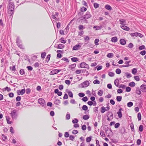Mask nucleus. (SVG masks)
<instances>
[{
  "label": "nucleus",
  "mask_w": 146,
  "mask_h": 146,
  "mask_svg": "<svg viewBox=\"0 0 146 146\" xmlns=\"http://www.w3.org/2000/svg\"><path fill=\"white\" fill-rule=\"evenodd\" d=\"M91 16L90 13L89 11H87L85 15L81 17V20L84 21L86 22V23H87V20H86L90 18Z\"/></svg>",
  "instance_id": "nucleus-1"
},
{
  "label": "nucleus",
  "mask_w": 146,
  "mask_h": 146,
  "mask_svg": "<svg viewBox=\"0 0 146 146\" xmlns=\"http://www.w3.org/2000/svg\"><path fill=\"white\" fill-rule=\"evenodd\" d=\"M9 9L8 11L10 12V14L11 15H13L14 10V4L12 2H10L9 5Z\"/></svg>",
  "instance_id": "nucleus-2"
},
{
  "label": "nucleus",
  "mask_w": 146,
  "mask_h": 146,
  "mask_svg": "<svg viewBox=\"0 0 146 146\" xmlns=\"http://www.w3.org/2000/svg\"><path fill=\"white\" fill-rule=\"evenodd\" d=\"M17 111L15 110L11 111L10 114L13 119H16L17 116Z\"/></svg>",
  "instance_id": "nucleus-3"
},
{
  "label": "nucleus",
  "mask_w": 146,
  "mask_h": 146,
  "mask_svg": "<svg viewBox=\"0 0 146 146\" xmlns=\"http://www.w3.org/2000/svg\"><path fill=\"white\" fill-rule=\"evenodd\" d=\"M119 80L118 79H116L114 81V84L118 88H125V85L121 84L119 85Z\"/></svg>",
  "instance_id": "nucleus-4"
},
{
  "label": "nucleus",
  "mask_w": 146,
  "mask_h": 146,
  "mask_svg": "<svg viewBox=\"0 0 146 146\" xmlns=\"http://www.w3.org/2000/svg\"><path fill=\"white\" fill-rule=\"evenodd\" d=\"M90 83L88 81H86L81 83L79 85V87L84 88L86 87L89 86Z\"/></svg>",
  "instance_id": "nucleus-5"
},
{
  "label": "nucleus",
  "mask_w": 146,
  "mask_h": 146,
  "mask_svg": "<svg viewBox=\"0 0 146 146\" xmlns=\"http://www.w3.org/2000/svg\"><path fill=\"white\" fill-rule=\"evenodd\" d=\"M80 67L82 68H86L87 69H89V67L88 65L86 64V63L83 62L80 64Z\"/></svg>",
  "instance_id": "nucleus-6"
},
{
  "label": "nucleus",
  "mask_w": 146,
  "mask_h": 146,
  "mask_svg": "<svg viewBox=\"0 0 146 146\" xmlns=\"http://www.w3.org/2000/svg\"><path fill=\"white\" fill-rule=\"evenodd\" d=\"M38 102L40 104L44 106L46 105L45 102L44 100L42 98H39L38 100Z\"/></svg>",
  "instance_id": "nucleus-7"
},
{
  "label": "nucleus",
  "mask_w": 146,
  "mask_h": 146,
  "mask_svg": "<svg viewBox=\"0 0 146 146\" xmlns=\"http://www.w3.org/2000/svg\"><path fill=\"white\" fill-rule=\"evenodd\" d=\"M61 70H60L56 69L53 70L50 72V74L51 75L56 74L60 72Z\"/></svg>",
  "instance_id": "nucleus-8"
},
{
  "label": "nucleus",
  "mask_w": 146,
  "mask_h": 146,
  "mask_svg": "<svg viewBox=\"0 0 146 146\" xmlns=\"http://www.w3.org/2000/svg\"><path fill=\"white\" fill-rule=\"evenodd\" d=\"M141 90L143 92H146V85L142 84L140 86Z\"/></svg>",
  "instance_id": "nucleus-9"
},
{
  "label": "nucleus",
  "mask_w": 146,
  "mask_h": 146,
  "mask_svg": "<svg viewBox=\"0 0 146 146\" xmlns=\"http://www.w3.org/2000/svg\"><path fill=\"white\" fill-rule=\"evenodd\" d=\"M81 47V45L79 44H77L73 46V50H77L78 49H79Z\"/></svg>",
  "instance_id": "nucleus-10"
},
{
  "label": "nucleus",
  "mask_w": 146,
  "mask_h": 146,
  "mask_svg": "<svg viewBox=\"0 0 146 146\" xmlns=\"http://www.w3.org/2000/svg\"><path fill=\"white\" fill-rule=\"evenodd\" d=\"M120 27L122 29L125 31H129L130 30V28L129 27L125 25L121 26Z\"/></svg>",
  "instance_id": "nucleus-11"
},
{
  "label": "nucleus",
  "mask_w": 146,
  "mask_h": 146,
  "mask_svg": "<svg viewBox=\"0 0 146 146\" xmlns=\"http://www.w3.org/2000/svg\"><path fill=\"white\" fill-rule=\"evenodd\" d=\"M125 64H126V65H123L120 66H119V67H121V68L124 67H127L129 66H131V65H129L128 61H126L125 62Z\"/></svg>",
  "instance_id": "nucleus-12"
},
{
  "label": "nucleus",
  "mask_w": 146,
  "mask_h": 146,
  "mask_svg": "<svg viewBox=\"0 0 146 146\" xmlns=\"http://www.w3.org/2000/svg\"><path fill=\"white\" fill-rule=\"evenodd\" d=\"M125 132V129L124 127H120L119 129V132L121 133H124Z\"/></svg>",
  "instance_id": "nucleus-13"
},
{
  "label": "nucleus",
  "mask_w": 146,
  "mask_h": 146,
  "mask_svg": "<svg viewBox=\"0 0 146 146\" xmlns=\"http://www.w3.org/2000/svg\"><path fill=\"white\" fill-rule=\"evenodd\" d=\"M120 43L122 45H124L125 44L126 42L125 40L123 39H121L119 41Z\"/></svg>",
  "instance_id": "nucleus-14"
},
{
  "label": "nucleus",
  "mask_w": 146,
  "mask_h": 146,
  "mask_svg": "<svg viewBox=\"0 0 146 146\" xmlns=\"http://www.w3.org/2000/svg\"><path fill=\"white\" fill-rule=\"evenodd\" d=\"M64 47V45L62 44H60L58 45L57 48L58 49H62Z\"/></svg>",
  "instance_id": "nucleus-15"
},
{
  "label": "nucleus",
  "mask_w": 146,
  "mask_h": 146,
  "mask_svg": "<svg viewBox=\"0 0 146 146\" xmlns=\"http://www.w3.org/2000/svg\"><path fill=\"white\" fill-rule=\"evenodd\" d=\"M111 41L113 42H116L117 41V38L116 36L113 37L111 38Z\"/></svg>",
  "instance_id": "nucleus-16"
},
{
  "label": "nucleus",
  "mask_w": 146,
  "mask_h": 146,
  "mask_svg": "<svg viewBox=\"0 0 146 146\" xmlns=\"http://www.w3.org/2000/svg\"><path fill=\"white\" fill-rule=\"evenodd\" d=\"M105 8L108 10L111 11L112 10V8L110 5H105Z\"/></svg>",
  "instance_id": "nucleus-17"
},
{
  "label": "nucleus",
  "mask_w": 146,
  "mask_h": 146,
  "mask_svg": "<svg viewBox=\"0 0 146 146\" xmlns=\"http://www.w3.org/2000/svg\"><path fill=\"white\" fill-rule=\"evenodd\" d=\"M89 117V115H84L83 116V119L85 120H87L88 119Z\"/></svg>",
  "instance_id": "nucleus-18"
},
{
  "label": "nucleus",
  "mask_w": 146,
  "mask_h": 146,
  "mask_svg": "<svg viewBox=\"0 0 146 146\" xmlns=\"http://www.w3.org/2000/svg\"><path fill=\"white\" fill-rule=\"evenodd\" d=\"M107 115L108 116L110 117H112V119L113 118V115L112 113L110 112V111H108L107 113Z\"/></svg>",
  "instance_id": "nucleus-19"
},
{
  "label": "nucleus",
  "mask_w": 146,
  "mask_h": 146,
  "mask_svg": "<svg viewBox=\"0 0 146 146\" xmlns=\"http://www.w3.org/2000/svg\"><path fill=\"white\" fill-rule=\"evenodd\" d=\"M102 26H95L94 27V28H96V30H100L102 29Z\"/></svg>",
  "instance_id": "nucleus-20"
},
{
  "label": "nucleus",
  "mask_w": 146,
  "mask_h": 146,
  "mask_svg": "<svg viewBox=\"0 0 146 146\" xmlns=\"http://www.w3.org/2000/svg\"><path fill=\"white\" fill-rule=\"evenodd\" d=\"M6 119L7 120V123L9 124H10L12 123V122L11 121H10L9 120L10 119V118L9 116H6Z\"/></svg>",
  "instance_id": "nucleus-21"
},
{
  "label": "nucleus",
  "mask_w": 146,
  "mask_h": 146,
  "mask_svg": "<svg viewBox=\"0 0 146 146\" xmlns=\"http://www.w3.org/2000/svg\"><path fill=\"white\" fill-rule=\"evenodd\" d=\"M119 21L120 22L121 25H125V23H126L125 20L123 19H120Z\"/></svg>",
  "instance_id": "nucleus-22"
},
{
  "label": "nucleus",
  "mask_w": 146,
  "mask_h": 146,
  "mask_svg": "<svg viewBox=\"0 0 146 146\" xmlns=\"http://www.w3.org/2000/svg\"><path fill=\"white\" fill-rule=\"evenodd\" d=\"M54 103L55 104L59 105L60 103V101L59 100L56 99L54 101Z\"/></svg>",
  "instance_id": "nucleus-23"
},
{
  "label": "nucleus",
  "mask_w": 146,
  "mask_h": 146,
  "mask_svg": "<svg viewBox=\"0 0 146 146\" xmlns=\"http://www.w3.org/2000/svg\"><path fill=\"white\" fill-rule=\"evenodd\" d=\"M72 61L73 62H76L78 61V59L77 58L73 57L71 58Z\"/></svg>",
  "instance_id": "nucleus-24"
},
{
  "label": "nucleus",
  "mask_w": 146,
  "mask_h": 146,
  "mask_svg": "<svg viewBox=\"0 0 146 146\" xmlns=\"http://www.w3.org/2000/svg\"><path fill=\"white\" fill-rule=\"evenodd\" d=\"M135 84L134 82H132L129 83V86L131 87H133L135 86Z\"/></svg>",
  "instance_id": "nucleus-25"
},
{
  "label": "nucleus",
  "mask_w": 146,
  "mask_h": 146,
  "mask_svg": "<svg viewBox=\"0 0 146 146\" xmlns=\"http://www.w3.org/2000/svg\"><path fill=\"white\" fill-rule=\"evenodd\" d=\"M59 41L63 44H65L66 42V41L65 40H64V38L63 37H62L61 38L59 39Z\"/></svg>",
  "instance_id": "nucleus-26"
},
{
  "label": "nucleus",
  "mask_w": 146,
  "mask_h": 146,
  "mask_svg": "<svg viewBox=\"0 0 146 146\" xmlns=\"http://www.w3.org/2000/svg\"><path fill=\"white\" fill-rule=\"evenodd\" d=\"M141 90L139 88H137L136 91V93L137 94L140 95L141 93Z\"/></svg>",
  "instance_id": "nucleus-27"
},
{
  "label": "nucleus",
  "mask_w": 146,
  "mask_h": 146,
  "mask_svg": "<svg viewBox=\"0 0 146 146\" xmlns=\"http://www.w3.org/2000/svg\"><path fill=\"white\" fill-rule=\"evenodd\" d=\"M113 56V54L112 53H110L108 54L107 56L109 58H112Z\"/></svg>",
  "instance_id": "nucleus-28"
},
{
  "label": "nucleus",
  "mask_w": 146,
  "mask_h": 146,
  "mask_svg": "<svg viewBox=\"0 0 146 146\" xmlns=\"http://www.w3.org/2000/svg\"><path fill=\"white\" fill-rule=\"evenodd\" d=\"M137 70L136 68H133L132 71V74L135 75L137 72Z\"/></svg>",
  "instance_id": "nucleus-29"
},
{
  "label": "nucleus",
  "mask_w": 146,
  "mask_h": 146,
  "mask_svg": "<svg viewBox=\"0 0 146 146\" xmlns=\"http://www.w3.org/2000/svg\"><path fill=\"white\" fill-rule=\"evenodd\" d=\"M116 100L117 101L120 102L122 99V97L121 96H117L116 97Z\"/></svg>",
  "instance_id": "nucleus-30"
},
{
  "label": "nucleus",
  "mask_w": 146,
  "mask_h": 146,
  "mask_svg": "<svg viewBox=\"0 0 146 146\" xmlns=\"http://www.w3.org/2000/svg\"><path fill=\"white\" fill-rule=\"evenodd\" d=\"M50 54H48L46 57V61L48 62L50 60Z\"/></svg>",
  "instance_id": "nucleus-31"
},
{
  "label": "nucleus",
  "mask_w": 146,
  "mask_h": 146,
  "mask_svg": "<svg viewBox=\"0 0 146 146\" xmlns=\"http://www.w3.org/2000/svg\"><path fill=\"white\" fill-rule=\"evenodd\" d=\"M61 60H62L66 61V62H67L68 63V62H69V60L67 58H66V57L62 58Z\"/></svg>",
  "instance_id": "nucleus-32"
},
{
  "label": "nucleus",
  "mask_w": 146,
  "mask_h": 146,
  "mask_svg": "<svg viewBox=\"0 0 146 146\" xmlns=\"http://www.w3.org/2000/svg\"><path fill=\"white\" fill-rule=\"evenodd\" d=\"M137 118L139 120H141V116L140 113H139L137 114Z\"/></svg>",
  "instance_id": "nucleus-33"
},
{
  "label": "nucleus",
  "mask_w": 146,
  "mask_h": 146,
  "mask_svg": "<svg viewBox=\"0 0 146 146\" xmlns=\"http://www.w3.org/2000/svg\"><path fill=\"white\" fill-rule=\"evenodd\" d=\"M92 137L90 136L89 137H88L86 139V141L87 142H90L91 141Z\"/></svg>",
  "instance_id": "nucleus-34"
},
{
  "label": "nucleus",
  "mask_w": 146,
  "mask_h": 146,
  "mask_svg": "<svg viewBox=\"0 0 146 146\" xmlns=\"http://www.w3.org/2000/svg\"><path fill=\"white\" fill-rule=\"evenodd\" d=\"M76 66V64H74L69 66V68H71V69L74 68Z\"/></svg>",
  "instance_id": "nucleus-35"
},
{
  "label": "nucleus",
  "mask_w": 146,
  "mask_h": 146,
  "mask_svg": "<svg viewBox=\"0 0 146 146\" xmlns=\"http://www.w3.org/2000/svg\"><path fill=\"white\" fill-rule=\"evenodd\" d=\"M143 126L142 125H141L139 127V130L141 132H142L143 131Z\"/></svg>",
  "instance_id": "nucleus-36"
},
{
  "label": "nucleus",
  "mask_w": 146,
  "mask_h": 146,
  "mask_svg": "<svg viewBox=\"0 0 146 146\" xmlns=\"http://www.w3.org/2000/svg\"><path fill=\"white\" fill-rule=\"evenodd\" d=\"M19 73L21 75H23L25 74V72L24 71V69H22L20 70Z\"/></svg>",
  "instance_id": "nucleus-37"
},
{
  "label": "nucleus",
  "mask_w": 146,
  "mask_h": 146,
  "mask_svg": "<svg viewBox=\"0 0 146 146\" xmlns=\"http://www.w3.org/2000/svg\"><path fill=\"white\" fill-rule=\"evenodd\" d=\"M101 112L102 113H104L106 111V109L104 106H102L101 107Z\"/></svg>",
  "instance_id": "nucleus-38"
},
{
  "label": "nucleus",
  "mask_w": 146,
  "mask_h": 146,
  "mask_svg": "<svg viewBox=\"0 0 146 146\" xmlns=\"http://www.w3.org/2000/svg\"><path fill=\"white\" fill-rule=\"evenodd\" d=\"M125 74L126 75L127 78H129L132 76L131 74L128 72H126Z\"/></svg>",
  "instance_id": "nucleus-39"
},
{
  "label": "nucleus",
  "mask_w": 146,
  "mask_h": 146,
  "mask_svg": "<svg viewBox=\"0 0 146 146\" xmlns=\"http://www.w3.org/2000/svg\"><path fill=\"white\" fill-rule=\"evenodd\" d=\"M68 93L69 96L70 97H71V98H73V94L71 91H68Z\"/></svg>",
  "instance_id": "nucleus-40"
},
{
  "label": "nucleus",
  "mask_w": 146,
  "mask_h": 146,
  "mask_svg": "<svg viewBox=\"0 0 146 146\" xmlns=\"http://www.w3.org/2000/svg\"><path fill=\"white\" fill-rule=\"evenodd\" d=\"M82 108L83 110L85 111H86L88 110V107L86 106L85 105H84L82 107Z\"/></svg>",
  "instance_id": "nucleus-41"
},
{
  "label": "nucleus",
  "mask_w": 146,
  "mask_h": 146,
  "mask_svg": "<svg viewBox=\"0 0 146 146\" xmlns=\"http://www.w3.org/2000/svg\"><path fill=\"white\" fill-rule=\"evenodd\" d=\"M46 55V53L45 52H43L41 54V57L42 58H45Z\"/></svg>",
  "instance_id": "nucleus-42"
},
{
  "label": "nucleus",
  "mask_w": 146,
  "mask_h": 146,
  "mask_svg": "<svg viewBox=\"0 0 146 146\" xmlns=\"http://www.w3.org/2000/svg\"><path fill=\"white\" fill-rule=\"evenodd\" d=\"M99 41V40L98 38L96 39L94 41V43L96 45H98L99 44L98 42Z\"/></svg>",
  "instance_id": "nucleus-43"
},
{
  "label": "nucleus",
  "mask_w": 146,
  "mask_h": 146,
  "mask_svg": "<svg viewBox=\"0 0 146 146\" xmlns=\"http://www.w3.org/2000/svg\"><path fill=\"white\" fill-rule=\"evenodd\" d=\"M133 105V103L132 102H129L127 104V106L129 107H131Z\"/></svg>",
  "instance_id": "nucleus-44"
},
{
  "label": "nucleus",
  "mask_w": 146,
  "mask_h": 146,
  "mask_svg": "<svg viewBox=\"0 0 146 146\" xmlns=\"http://www.w3.org/2000/svg\"><path fill=\"white\" fill-rule=\"evenodd\" d=\"M137 32L131 33L130 35L132 36H137Z\"/></svg>",
  "instance_id": "nucleus-45"
},
{
  "label": "nucleus",
  "mask_w": 146,
  "mask_h": 146,
  "mask_svg": "<svg viewBox=\"0 0 146 146\" xmlns=\"http://www.w3.org/2000/svg\"><path fill=\"white\" fill-rule=\"evenodd\" d=\"M117 113L118 115V117L119 118H121L122 117V114L121 111H118Z\"/></svg>",
  "instance_id": "nucleus-46"
},
{
  "label": "nucleus",
  "mask_w": 146,
  "mask_h": 146,
  "mask_svg": "<svg viewBox=\"0 0 146 146\" xmlns=\"http://www.w3.org/2000/svg\"><path fill=\"white\" fill-rule=\"evenodd\" d=\"M115 72L116 74H119L121 73V71L120 69L118 68L116 70Z\"/></svg>",
  "instance_id": "nucleus-47"
},
{
  "label": "nucleus",
  "mask_w": 146,
  "mask_h": 146,
  "mask_svg": "<svg viewBox=\"0 0 146 146\" xmlns=\"http://www.w3.org/2000/svg\"><path fill=\"white\" fill-rule=\"evenodd\" d=\"M94 7L96 9L99 7V4L96 3H94Z\"/></svg>",
  "instance_id": "nucleus-48"
},
{
  "label": "nucleus",
  "mask_w": 146,
  "mask_h": 146,
  "mask_svg": "<svg viewBox=\"0 0 146 146\" xmlns=\"http://www.w3.org/2000/svg\"><path fill=\"white\" fill-rule=\"evenodd\" d=\"M108 74L110 76L113 77L114 76L115 74L113 72H110L108 73Z\"/></svg>",
  "instance_id": "nucleus-49"
},
{
  "label": "nucleus",
  "mask_w": 146,
  "mask_h": 146,
  "mask_svg": "<svg viewBox=\"0 0 146 146\" xmlns=\"http://www.w3.org/2000/svg\"><path fill=\"white\" fill-rule=\"evenodd\" d=\"M93 83L94 84H99L100 83V82L98 80L96 79V80H95L94 81Z\"/></svg>",
  "instance_id": "nucleus-50"
},
{
  "label": "nucleus",
  "mask_w": 146,
  "mask_h": 146,
  "mask_svg": "<svg viewBox=\"0 0 146 146\" xmlns=\"http://www.w3.org/2000/svg\"><path fill=\"white\" fill-rule=\"evenodd\" d=\"M134 77L135 80L137 81H138L140 80V79L138 76H135Z\"/></svg>",
  "instance_id": "nucleus-51"
},
{
  "label": "nucleus",
  "mask_w": 146,
  "mask_h": 146,
  "mask_svg": "<svg viewBox=\"0 0 146 146\" xmlns=\"http://www.w3.org/2000/svg\"><path fill=\"white\" fill-rule=\"evenodd\" d=\"M103 94V91L102 90H99L98 93V95L100 96H102Z\"/></svg>",
  "instance_id": "nucleus-52"
},
{
  "label": "nucleus",
  "mask_w": 146,
  "mask_h": 146,
  "mask_svg": "<svg viewBox=\"0 0 146 146\" xmlns=\"http://www.w3.org/2000/svg\"><path fill=\"white\" fill-rule=\"evenodd\" d=\"M130 127L132 131H134V125L133 124V123H132L130 125Z\"/></svg>",
  "instance_id": "nucleus-53"
},
{
  "label": "nucleus",
  "mask_w": 146,
  "mask_h": 146,
  "mask_svg": "<svg viewBox=\"0 0 146 146\" xmlns=\"http://www.w3.org/2000/svg\"><path fill=\"white\" fill-rule=\"evenodd\" d=\"M82 5L85 6H88V5L87 3L85 1L83 0L82 2Z\"/></svg>",
  "instance_id": "nucleus-54"
},
{
  "label": "nucleus",
  "mask_w": 146,
  "mask_h": 146,
  "mask_svg": "<svg viewBox=\"0 0 146 146\" xmlns=\"http://www.w3.org/2000/svg\"><path fill=\"white\" fill-rule=\"evenodd\" d=\"M87 10V8L84 7H82L81 9V11L82 12L85 11Z\"/></svg>",
  "instance_id": "nucleus-55"
},
{
  "label": "nucleus",
  "mask_w": 146,
  "mask_h": 146,
  "mask_svg": "<svg viewBox=\"0 0 146 146\" xmlns=\"http://www.w3.org/2000/svg\"><path fill=\"white\" fill-rule=\"evenodd\" d=\"M21 40H20L19 38V37H18L16 39V43H21Z\"/></svg>",
  "instance_id": "nucleus-56"
},
{
  "label": "nucleus",
  "mask_w": 146,
  "mask_h": 146,
  "mask_svg": "<svg viewBox=\"0 0 146 146\" xmlns=\"http://www.w3.org/2000/svg\"><path fill=\"white\" fill-rule=\"evenodd\" d=\"M100 135L103 136V137H105L106 135L105 134L104 132L103 131H101L100 132Z\"/></svg>",
  "instance_id": "nucleus-57"
},
{
  "label": "nucleus",
  "mask_w": 146,
  "mask_h": 146,
  "mask_svg": "<svg viewBox=\"0 0 146 146\" xmlns=\"http://www.w3.org/2000/svg\"><path fill=\"white\" fill-rule=\"evenodd\" d=\"M31 92V89L28 88L26 89V93L27 94H29Z\"/></svg>",
  "instance_id": "nucleus-58"
},
{
  "label": "nucleus",
  "mask_w": 146,
  "mask_h": 146,
  "mask_svg": "<svg viewBox=\"0 0 146 146\" xmlns=\"http://www.w3.org/2000/svg\"><path fill=\"white\" fill-rule=\"evenodd\" d=\"M64 136L65 137H68L69 136V135L68 132H65L64 133Z\"/></svg>",
  "instance_id": "nucleus-59"
},
{
  "label": "nucleus",
  "mask_w": 146,
  "mask_h": 146,
  "mask_svg": "<svg viewBox=\"0 0 146 146\" xmlns=\"http://www.w3.org/2000/svg\"><path fill=\"white\" fill-rule=\"evenodd\" d=\"M82 100L84 102H86L88 100V98L86 96L82 98Z\"/></svg>",
  "instance_id": "nucleus-60"
},
{
  "label": "nucleus",
  "mask_w": 146,
  "mask_h": 146,
  "mask_svg": "<svg viewBox=\"0 0 146 146\" xmlns=\"http://www.w3.org/2000/svg\"><path fill=\"white\" fill-rule=\"evenodd\" d=\"M120 124L119 123H117L115 125V127L116 128H117L119 127L120 126Z\"/></svg>",
  "instance_id": "nucleus-61"
},
{
  "label": "nucleus",
  "mask_w": 146,
  "mask_h": 146,
  "mask_svg": "<svg viewBox=\"0 0 146 146\" xmlns=\"http://www.w3.org/2000/svg\"><path fill=\"white\" fill-rule=\"evenodd\" d=\"M131 88L129 87H127L126 88V91L127 92H129L131 90Z\"/></svg>",
  "instance_id": "nucleus-62"
},
{
  "label": "nucleus",
  "mask_w": 146,
  "mask_h": 146,
  "mask_svg": "<svg viewBox=\"0 0 146 146\" xmlns=\"http://www.w3.org/2000/svg\"><path fill=\"white\" fill-rule=\"evenodd\" d=\"M27 68L28 69V70L30 71L32 70L33 69L32 67L31 66H27Z\"/></svg>",
  "instance_id": "nucleus-63"
},
{
  "label": "nucleus",
  "mask_w": 146,
  "mask_h": 146,
  "mask_svg": "<svg viewBox=\"0 0 146 146\" xmlns=\"http://www.w3.org/2000/svg\"><path fill=\"white\" fill-rule=\"evenodd\" d=\"M133 46V44L131 43H130L128 45V47L130 48H132Z\"/></svg>",
  "instance_id": "nucleus-64"
}]
</instances>
